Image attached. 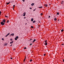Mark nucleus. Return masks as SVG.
Masks as SVG:
<instances>
[{
    "label": "nucleus",
    "mask_w": 64,
    "mask_h": 64,
    "mask_svg": "<svg viewBox=\"0 0 64 64\" xmlns=\"http://www.w3.org/2000/svg\"><path fill=\"white\" fill-rule=\"evenodd\" d=\"M0 24H1V25L2 26H3V25L5 24V23L3 22H2L0 23Z\"/></svg>",
    "instance_id": "obj_1"
},
{
    "label": "nucleus",
    "mask_w": 64,
    "mask_h": 64,
    "mask_svg": "<svg viewBox=\"0 0 64 64\" xmlns=\"http://www.w3.org/2000/svg\"><path fill=\"white\" fill-rule=\"evenodd\" d=\"M2 21L4 23H5L6 22V20H5L4 19L2 20Z\"/></svg>",
    "instance_id": "obj_2"
},
{
    "label": "nucleus",
    "mask_w": 64,
    "mask_h": 64,
    "mask_svg": "<svg viewBox=\"0 0 64 64\" xmlns=\"http://www.w3.org/2000/svg\"><path fill=\"white\" fill-rule=\"evenodd\" d=\"M24 15H23V16H25L26 15V12H25L24 13Z\"/></svg>",
    "instance_id": "obj_3"
},
{
    "label": "nucleus",
    "mask_w": 64,
    "mask_h": 64,
    "mask_svg": "<svg viewBox=\"0 0 64 64\" xmlns=\"http://www.w3.org/2000/svg\"><path fill=\"white\" fill-rule=\"evenodd\" d=\"M32 6H34V3H32L31 4Z\"/></svg>",
    "instance_id": "obj_4"
},
{
    "label": "nucleus",
    "mask_w": 64,
    "mask_h": 64,
    "mask_svg": "<svg viewBox=\"0 0 64 64\" xmlns=\"http://www.w3.org/2000/svg\"><path fill=\"white\" fill-rule=\"evenodd\" d=\"M7 45H8V44H7V43H6L4 44V46H7Z\"/></svg>",
    "instance_id": "obj_5"
},
{
    "label": "nucleus",
    "mask_w": 64,
    "mask_h": 64,
    "mask_svg": "<svg viewBox=\"0 0 64 64\" xmlns=\"http://www.w3.org/2000/svg\"><path fill=\"white\" fill-rule=\"evenodd\" d=\"M11 2H9L7 3L6 4V5H8V4H10V3Z\"/></svg>",
    "instance_id": "obj_6"
},
{
    "label": "nucleus",
    "mask_w": 64,
    "mask_h": 64,
    "mask_svg": "<svg viewBox=\"0 0 64 64\" xmlns=\"http://www.w3.org/2000/svg\"><path fill=\"white\" fill-rule=\"evenodd\" d=\"M35 41H36V40L35 39H34V40L33 41V42H32V43H34V42H35Z\"/></svg>",
    "instance_id": "obj_7"
},
{
    "label": "nucleus",
    "mask_w": 64,
    "mask_h": 64,
    "mask_svg": "<svg viewBox=\"0 0 64 64\" xmlns=\"http://www.w3.org/2000/svg\"><path fill=\"white\" fill-rule=\"evenodd\" d=\"M14 42V41H12L11 42H10V44H12V43H13Z\"/></svg>",
    "instance_id": "obj_8"
},
{
    "label": "nucleus",
    "mask_w": 64,
    "mask_h": 64,
    "mask_svg": "<svg viewBox=\"0 0 64 64\" xmlns=\"http://www.w3.org/2000/svg\"><path fill=\"white\" fill-rule=\"evenodd\" d=\"M45 45L46 46L47 45V42H45Z\"/></svg>",
    "instance_id": "obj_9"
},
{
    "label": "nucleus",
    "mask_w": 64,
    "mask_h": 64,
    "mask_svg": "<svg viewBox=\"0 0 64 64\" xmlns=\"http://www.w3.org/2000/svg\"><path fill=\"white\" fill-rule=\"evenodd\" d=\"M11 35L12 36H14V34H11Z\"/></svg>",
    "instance_id": "obj_10"
},
{
    "label": "nucleus",
    "mask_w": 64,
    "mask_h": 64,
    "mask_svg": "<svg viewBox=\"0 0 64 64\" xmlns=\"http://www.w3.org/2000/svg\"><path fill=\"white\" fill-rule=\"evenodd\" d=\"M54 21H56V20H57V18H54Z\"/></svg>",
    "instance_id": "obj_11"
},
{
    "label": "nucleus",
    "mask_w": 64,
    "mask_h": 64,
    "mask_svg": "<svg viewBox=\"0 0 64 64\" xmlns=\"http://www.w3.org/2000/svg\"><path fill=\"white\" fill-rule=\"evenodd\" d=\"M33 18H32L31 19V21H33Z\"/></svg>",
    "instance_id": "obj_12"
},
{
    "label": "nucleus",
    "mask_w": 64,
    "mask_h": 64,
    "mask_svg": "<svg viewBox=\"0 0 64 64\" xmlns=\"http://www.w3.org/2000/svg\"><path fill=\"white\" fill-rule=\"evenodd\" d=\"M36 22V21L35 20H34L33 22V23H35V22Z\"/></svg>",
    "instance_id": "obj_13"
},
{
    "label": "nucleus",
    "mask_w": 64,
    "mask_h": 64,
    "mask_svg": "<svg viewBox=\"0 0 64 64\" xmlns=\"http://www.w3.org/2000/svg\"><path fill=\"white\" fill-rule=\"evenodd\" d=\"M57 15H59V12H57L56 13Z\"/></svg>",
    "instance_id": "obj_14"
},
{
    "label": "nucleus",
    "mask_w": 64,
    "mask_h": 64,
    "mask_svg": "<svg viewBox=\"0 0 64 64\" xmlns=\"http://www.w3.org/2000/svg\"><path fill=\"white\" fill-rule=\"evenodd\" d=\"M61 32H63V31H64V30H61Z\"/></svg>",
    "instance_id": "obj_15"
},
{
    "label": "nucleus",
    "mask_w": 64,
    "mask_h": 64,
    "mask_svg": "<svg viewBox=\"0 0 64 64\" xmlns=\"http://www.w3.org/2000/svg\"><path fill=\"white\" fill-rule=\"evenodd\" d=\"M19 38V37L18 36H17L16 37V38H17V39H18Z\"/></svg>",
    "instance_id": "obj_16"
},
{
    "label": "nucleus",
    "mask_w": 64,
    "mask_h": 64,
    "mask_svg": "<svg viewBox=\"0 0 64 64\" xmlns=\"http://www.w3.org/2000/svg\"><path fill=\"white\" fill-rule=\"evenodd\" d=\"M14 39L15 40H17V38H14Z\"/></svg>",
    "instance_id": "obj_17"
},
{
    "label": "nucleus",
    "mask_w": 64,
    "mask_h": 64,
    "mask_svg": "<svg viewBox=\"0 0 64 64\" xmlns=\"http://www.w3.org/2000/svg\"><path fill=\"white\" fill-rule=\"evenodd\" d=\"M9 20H7V21L6 22L7 23H9Z\"/></svg>",
    "instance_id": "obj_18"
},
{
    "label": "nucleus",
    "mask_w": 64,
    "mask_h": 64,
    "mask_svg": "<svg viewBox=\"0 0 64 64\" xmlns=\"http://www.w3.org/2000/svg\"><path fill=\"white\" fill-rule=\"evenodd\" d=\"M4 16L5 17H7V18H8V17H9L8 16Z\"/></svg>",
    "instance_id": "obj_19"
},
{
    "label": "nucleus",
    "mask_w": 64,
    "mask_h": 64,
    "mask_svg": "<svg viewBox=\"0 0 64 64\" xmlns=\"http://www.w3.org/2000/svg\"><path fill=\"white\" fill-rule=\"evenodd\" d=\"M42 6H41V7H39V8H42Z\"/></svg>",
    "instance_id": "obj_20"
},
{
    "label": "nucleus",
    "mask_w": 64,
    "mask_h": 64,
    "mask_svg": "<svg viewBox=\"0 0 64 64\" xmlns=\"http://www.w3.org/2000/svg\"><path fill=\"white\" fill-rule=\"evenodd\" d=\"M48 6L47 5V4H46L45 5V6L46 7H47Z\"/></svg>",
    "instance_id": "obj_21"
},
{
    "label": "nucleus",
    "mask_w": 64,
    "mask_h": 64,
    "mask_svg": "<svg viewBox=\"0 0 64 64\" xmlns=\"http://www.w3.org/2000/svg\"><path fill=\"white\" fill-rule=\"evenodd\" d=\"M14 7H13V8H14V7L15 6V5H14L13 6Z\"/></svg>",
    "instance_id": "obj_22"
},
{
    "label": "nucleus",
    "mask_w": 64,
    "mask_h": 64,
    "mask_svg": "<svg viewBox=\"0 0 64 64\" xmlns=\"http://www.w3.org/2000/svg\"><path fill=\"white\" fill-rule=\"evenodd\" d=\"M40 15H41V16H42V15H43V14H42V13H41L40 14Z\"/></svg>",
    "instance_id": "obj_23"
},
{
    "label": "nucleus",
    "mask_w": 64,
    "mask_h": 64,
    "mask_svg": "<svg viewBox=\"0 0 64 64\" xmlns=\"http://www.w3.org/2000/svg\"><path fill=\"white\" fill-rule=\"evenodd\" d=\"M31 27L32 28H33V26H31Z\"/></svg>",
    "instance_id": "obj_24"
},
{
    "label": "nucleus",
    "mask_w": 64,
    "mask_h": 64,
    "mask_svg": "<svg viewBox=\"0 0 64 64\" xmlns=\"http://www.w3.org/2000/svg\"><path fill=\"white\" fill-rule=\"evenodd\" d=\"M26 59H24V62H25V60H26Z\"/></svg>",
    "instance_id": "obj_25"
},
{
    "label": "nucleus",
    "mask_w": 64,
    "mask_h": 64,
    "mask_svg": "<svg viewBox=\"0 0 64 64\" xmlns=\"http://www.w3.org/2000/svg\"><path fill=\"white\" fill-rule=\"evenodd\" d=\"M2 40H3V41H4V39L3 38H2Z\"/></svg>",
    "instance_id": "obj_26"
},
{
    "label": "nucleus",
    "mask_w": 64,
    "mask_h": 64,
    "mask_svg": "<svg viewBox=\"0 0 64 64\" xmlns=\"http://www.w3.org/2000/svg\"><path fill=\"white\" fill-rule=\"evenodd\" d=\"M24 49H27V48H26V47H25L24 48Z\"/></svg>",
    "instance_id": "obj_27"
},
{
    "label": "nucleus",
    "mask_w": 64,
    "mask_h": 64,
    "mask_svg": "<svg viewBox=\"0 0 64 64\" xmlns=\"http://www.w3.org/2000/svg\"><path fill=\"white\" fill-rule=\"evenodd\" d=\"M32 60H30V62H32Z\"/></svg>",
    "instance_id": "obj_28"
},
{
    "label": "nucleus",
    "mask_w": 64,
    "mask_h": 64,
    "mask_svg": "<svg viewBox=\"0 0 64 64\" xmlns=\"http://www.w3.org/2000/svg\"><path fill=\"white\" fill-rule=\"evenodd\" d=\"M22 1H23V2H25V0H22Z\"/></svg>",
    "instance_id": "obj_29"
},
{
    "label": "nucleus",
    "mask_w": 64,
    "mask_h": 64,
    "mask_svg": "<svg viewBox=\"0 0 64 64\" xmlns=\"http://www.w3.org/2000/svg\"><path fill=\"white\" fill-rule=\"evenodd\" d=\"M36 9V8H35L34 10H33V11H35Z\"/></svg>",
    "instance_id": "obj_30"
},
{
    "label": "nucleus",
    "mask_w": 64,
    "mask_h": 64,
    "mask_svg": "<svg viewBox=\"0 0 64 64\" xmlns=\"http://www.w3.org/2000/svg\"><path fill=\"white\" fill-rule=\"evenodd\" d=\"M8 34H7L6 36L5 37H7V36H8Z\"/></svg>",
    "instance_id": "obj_31"
},
{
    "label": "nucleus",
    "mask_w": 64,
    "mask_h": 64,
    "mask_svg": "<svg viewBox=\"0 0 64 64\" xmlns=\"http://www.w3.org/2000/svg\"><path fill=\"white\" fill-rule=\"evenodd\" d=\"M47 40H45L44 42H47Z\"/></svg>",
    "instance_id": "obj_32"
},
{
    "label": "nucleus",
    "mask_w": 64,
    "mask_h": 64,
    "mask_svg": "<svg viewBox=\"0 0 64 64\" xmlns=\"http://www.w3.org/2000/svg\"><path fill=\"white\" fill-rule=\"evenodd\" d=\"M1 12H0V16L1 15Z\"/></svg>",
    "instance_id": "obj_33"
},
{
    "label": "nucleus",
    "mask_w": 64,
    "mask_h": 64,
    "mask_svg": "<svg viewBox=\"0 0 64 64\" xmlns=\"http://www.w3.org/2000/svg\"><path fill=\"white\" fill-rule=\"evenodd\" d=\"M30 9H31V10H32V8H30Z\"/></svg>",
    "instance_id": "obj_34"
},
{
    "label": "nucleus",
    "mask_w": 64,
    "mask_h": 64,
    "mask_svg": "<svg viewBox=\"0 0 64 64\" xmlns=\"http://www.w3.org/2000/svg\"><path fill=\"white\" fill-rule=\"evenodd\" d=\"M10 34V33H9L7 35H9Z\"/></svg>",
    "instance_id": "obj_35"
},
{
    "label": "nucleus",
    "mask_w": 64,
    "mask_h": 64,
    "mask_svg": "<svg viewBox=\"0 0 64 64\" xmlns=\"http://www.w3.org/2000/svg\"><path fill=\"white\" fill-rule=\"evenodd\" d=\"M32 44H30V46H31V45H32Z\"/></svg>",
    "instance_id": "obj_36"
},
{
    "label": "nucleus",
    "mask_w": 64,
    "mask_h": 64,
    "mask_svg": "<svg viewBox=\"0 0 64 64\" xmlns=\"http://www.w3.org/2000/svg\"><path fill=\"white\" fill-rule=\"evenodd\" d=\"M12 44L10 45V46H12Z\"/></svg>",
    "instance_id": "obj_37"
},
{
    "label": "nucleus",
    "mask_w": 64,
    "mask_h": 64,
    "mask_svg": "<svg viewBox=\"0 0 64 64\" xmlns=\"http://www.w3.org/2000/svg\"><path fill=\"white\" fill-rule=\"evenodd\" d=\"M32 40V39L31 38L30 39V40Z\"/></svg>",
    "instance_id": "obj_38"
},
{
    "label": "nucleus",
    "mask_w": 64,
    "mask_h": 64,
    "mask_svg": "<svg viewBox=\"0 0 64 64\" xmlns=\"http://www.w3.org/2000/svg\"><path fill=\"white\" fill-rule=\"evenodd\" d=\"M10 59H13V58H12V57H11V58H10Z\"/></svg>",
    "instance_id": "obj_39"
},
{
    "label": "nucleus",
    "mask_w": 64,
    "mask_h": 64,
    "mask_svg": "<svg viewBox=\"0 0 64 64\" xmlns=\"http://www.w3.org/2000/svg\"><path fill=\"white\" fill-rule=\"evenodd\" d=\"M62 45H64V44H62Z\"/></svg>",
    "instance_id": "obj_40"
},
{
    "label": "nucleus",
    "mask_w": 64,
    "mask_h": 64,
    "mask_svg": "<svg viewBox=\"0 0 64 64\" xmlns=\"http://www.w3.org/2000/svg\"><path fill=\"white\" fill-rule=\"evenodd\" d=\"M45 55H46V54H44V56H45Z\"/></svg>",
    "instance_id": "obj_41"
},
{
    "label": "nucleus",
    "mask_w": 64,
    "mask_h": 64,
    "mask_svg": "<svg viewBox=\"0 0 64 64\" xmlns=\"http://www.w3.org/2000/svg\"><path fill=\"white\" fill-rule=\"evenodd\" d=\"M48 18H50V16H48Z\"/></svg>",
    "instance_id": "obj_42"
},
{
    "label": "nucleus",
    "mask_w": 64,
    "mask_h": 64,
    "mask_svg": "<svg viewBox=\"0 0 64 64\" xmlns=\"http://www.w3.org/2000/svg\"><path fill=\"white\" fill-rule=\"evenodd\" d=\"M24 19H26V17H24Z\"/></svg>",
    "instance_id": "obj_43"
},
{
    "label": "nucleus",
    "mask_w": 64,
    "mask_h": 64,
    "mask_svg": "<svg viewBox=\"0 0 64 64\" xmlns=\"http://www.w3.org/2000/svg\"><path fill=\"white\" fill-rule=\"evenodd\" d=\"M10 40H11V41H12V39H10Z\"/></svg>",
    "instance_id": "obj_44"
},
{
    "label": "nucleus",
    "mask_w": 64,
    "mask_h": 64,
    "mask_svg": "<svg viewBox=\"0 0 64 64\" xmlns=\"http://www.w3.org/2000/svg\"><path fill=\"white\" fill-rule=\"evenodd\" d=\"M14 50H15V49L14 48Z\"/></svg>",
    "instance_id": "obj_45"
},
{
    "label": "nucleus",
    "mask_w": 64,
    "mask_h": 64,
    "mask_svg": "<svg viewBox=\"0 0 64 64\" xmlns=\"http://www.w3.org/2000/svg\"><path fill=\"white\" fill-rule=\"evenodd\" d=\"M26 56H25V58L24 59H26Z\"/></svg>",
    "instance_id": "obj_46"
},
{
    "label": "nucleus",
    "mask_w": 64,
    "mask_h": 64,
    "mask_svg": "<svg viewBox=\"0 0 64 64\" xmlns=\"http://www.w3.org/2000/svg\"><path fill=\"white\" fill-rule=\"evenodd\" d=\"M61 4H63V2H62L61 3Z\"/></svg>",
    "instance_id": "obj_47"
},
{
    "label": "nucleus",
    "mask_w": 64,
    "mask_h": 64,
    "mask_svg": "<svg viewBox=\"0 0 64 64\" xmlns=\"http://www.w3.org/2000/svg\"><path fill=\"white\" fill-rule=\"evenodd\" d=\"M32 42V41H30V42Z\"/></svg>",
    "instance_id": "obj_48"
},
{
    "label": "nucleus",
    "mask_w": 64,
    "mask_h": 64,
    "mask_svg": "<svg viewBox=\"0 0 64 64\" xmlns=\"http://www.w3.org/2000/svg\"><path fill=\"white\" fill-rule=\"evenodd\" d=\"M50 5H51L50 4H49V5H50Z\"/></svg>",
    "instance_id": "obj_49"
},
{
    "label": "nucleus",
    "mask_w": 64,
    "mask_h": 64,
    "mask_svg": "<svg viewBox=\"0 0 64 64\" xmlns=\"http://www.w3.org/2000/svg\"><path fill=\"white\" fill-rule=\"evenodd\" d=\"M63 62H64V59L63 60Z\"/></svg>",
    "instance_id": "obj_50"
},
{
    "label": "nucleus",
    "mask_w": 64,
    "mask_h": 64,
    "mask_svg": "<svg viewBox=\"0 0 64 64\" xmlns=\"http://www.w3.org/2000/svg\"><path fill=\"white\" fill-rule=\"evenodd\" d=\"M64 1H62V2L63 3V2Z\"/></svg>",
    "instance_id": "obj_51"
},
{
    "label": "nucleus",
    "mask_w": 64,
    "mask_h": 64,
    "mask_svg": "<svg viewBox=\"0 0 64 64\" xmlns=\"http://www.w3.org/2000/svg\"><path fill=\"white\" fill-rule=\"evenodd\" d=\"M39 23H40V21H39Z\"/></svg>",
    "instance_id": "obj_52"
},
{
    "label": "nucleus",
    "mask_w": 64,
    "mask_h": 64,
    "mask_svg": "<svg viewBox=\"0 0 64 64\" xmlns=\"http://www.w3.org/2000/svg\"><path fill=\"white\" fill-rule=\"evenodd\" d=\"M44 6H45V5L44 4Z\"/></svg>",
    "instance_id": "obj_53"
},
{
    "label": "nucleus",
    "mask_w": 64,
    "mask_h": 64,
    "mask_svg": "<svg viewBox=\"0 0 64 64\" xmlns=\"http://www.w3.org/2000/svg\"><path fill=\"white\" fill-rule=\"evenodd\" d=\"M59 20H58V21H59Z\"/></svg>",
    "instance_id": "obj_54"
},
{
    "label": "nucleus",
    "mask_w": 64,
    "mask_h": 64,
    "mask_svg": "<svg viewBox=\"0 0 64 64\" xmlns=\"http://www.w3.org/2000/svg\"><path fill=\"white\" fill-rule=\"evenodd\" d=\"M27 24V23L26 24V25Z\"/></svg>",
    "instance_id": "obj_55"
},
{
    "label": "nucleus",
    "mask_w": 64,
    "mask_h": 64,
    "mask_svg": "<svg viewBox=\"0 0 64 64\" xmlns=\"http://www.w3.org/2000/svg\"><path fill=\"white\" fill-rule=\"evenodd\" d=\"M13 9H14V8H13Z\"/></svg>",
    "instance_id": "obj_56"
}]
</instances>
